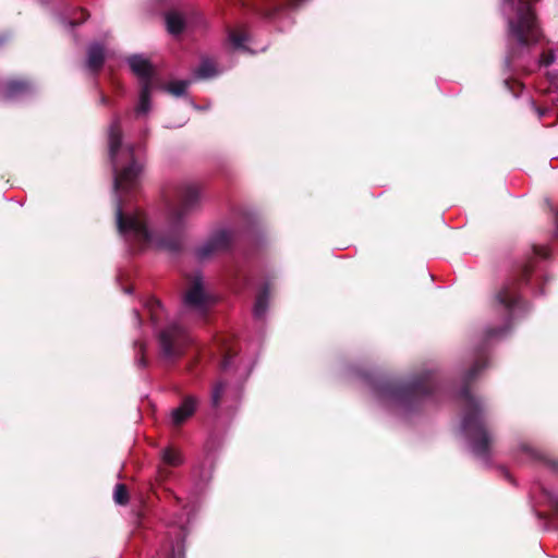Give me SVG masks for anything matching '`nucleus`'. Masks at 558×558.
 <instances>
[{
    "mask_svg": "<svg viewBox=\"0 0 558 558\" xmlns=\"http://www.w3.org/2000/svg\"><path fill=\"white\" fill-rule=\"evenodd\" d=\"M109 156L113 169L116 193V223L119 234L134 250L157 247L175 251L180 247V233L187 218L202 204V189L194 181H182L165 196L169 235L151 232L143 211L133 208L128 199L140 185L144 162L140 149L122 143L121 121L116 118L108 130Z\"/></svg>",
    "mask_w": 558,
    "mask_h": 558,
    "instance_id": "1",
    "label": "nucleus"
},
{
    "mask_svg": "<svg viewBox=\"0 0 558 558\" xmlns=\"http://www.w3.org/2000/svg\"><path fill=\"white\" fill-rule=\"evenodd\" d=\"M459 398L463 407L460 433L474 456L487 461L492 436L485 424V407L481 399L470 392L469 388H463Z\"/></svg>",
    "mask_w": 558,
    "mask_h": 558,
    "instance_id": "2",
    "label": "nucleus"
},
{
    "mask_svg": "<svg viewBox=\"0 0 558 558\" xmlns=\"http://www.w3.org/2000/svg\"><path fill=\"white\" fill-rule=\"evenodd\" d=\"M502 12L507 15L508 35L520 46L535 44L541 31L533 9L527 0H502Z\"/></svg>",
    "mask_w": 558,
    "mask_h": 558,
    "instance_id": "3",
    "label": "nucleus"
},
{
    "mask_svg": "<svg viewBox=\"0 0 558 558\" xmlns=\"http://www.w3.org/2000/svg\"><path fill=\"white\" fill-rule=\"evenodd\" d=\"M436 388L434 375L424 373L409 383L388 384L379 388L378 398L388 404L408 408L417 400L432 395Z\"/></svg>",
    "mask_w": 558,
    "mask_h": 558,
    "instance_id": "4",
    "label": "nucleus"
},
{
    "mask_svg": "<svg viewBox=\"0 0 558 558\" xmlns=\"http://www.w3.org/2000/svg\"><path fill=\"white\" fill-rule=\"evenodd\" d=\"M519 281L507 282L494 296L493 307L501 316L502 325L498 328L487 329V337L494 338L505 335L511 326L512 320L520 312L518 296Z\"/></svg>",
    "mask_w": 558,
    "mask_h": 558,
    "instance_id": "5",
    "label": "nucleus"
},
{
    "mask_svg": "<svg viewBox=\"0 0 558 558\" xmlns=\"http://www.w3.org/2000/svg\"><path fill=\"white\" fill-rule=\"evenodd\" d=\"M132 72L138 77L141 84L138 102L135 107L137 117L146 116L151 108L150 97L154 87L155 69L143 54H133L128 59Z\"/></svg>",
    "mask_w": 558,
    "mask_h": 558,
    "instance_id": "6",
    "label": "nucleus"
},
{
    "mask_svg": "<svg viewBox=\"0 0 558 558\" xmlns=\"http://www.w3.org/2000/svg\"><path fill=\"white\" fill-rule=\"evenodd\" d=\"M158 342L161 357L172 362L183 354L191 342V338L178 324H169L159 332Z\"/></svg>",
    "mask_w": 558,
    "mask_h": 558,
    "instance_id": "7",
    "label": "nucleus"
},
{
    "mask_svg": "<svg viewBox=\"0 0 558 558\" xmlns=\"http://www.w3.org/2000/svg\"><path fill=\"white\" fill-rule=\"evenodd\" d=\"M214 302L215 299L208 291L203 277L199 274L194 275L183 296L185 310L203 317Z\"/></svg>",
    "mask_w": 558,
    "mask_h": 558,
    "instance_id": "8",
    "label": "nucleus"
},
{
    "mask_svg": "<svg viewBox=\"0 0 558 558\" xmlns=\"http://www.w3.org/2000/svg\"><path fill=\"white\" fill-rule=\"evenodd\" d=\"M234 240V233L229 228H218L210 233L208 239L195 250L199 260L207 259L213 255L229 248Z\"/></svg>",
    "mask_w": 558,
    "mask_h": 558,
    "instance_id": "9",
    "label": "nucleus"
},
{
    "mask_svg": "<svg viewBox=\"0 0 558 558\" xmlns=\"http://www.w3.org/2000/svg\"><path fill=\"white\" fill-rule=\"evenodd\" d=\"M186 527L183 523L182 517L173 522L170 537V557L169 558H184V538L186 536Z\"/></svg>",
    "mask_w": 558,
    "mask_h": 558,
    "instance_id": "10",
    "label": "nucleus"
},
{
    "mask_svg": "<svg viewBox=\"0 0 558 558\" xmlns=\"http://www.w3.org/2000/svg\"><path fill=\"white\" fill-rule=\"evenodd\" d=\"M198 405V399L194 396H187L182 403L173 409L170 414V421L173 425L179 426L191 417Z\"/></svg>",
    "mask_w": 558,
    "mask_h": 558,
    "instance_id": "11",
    "label": "nucleus"
},
{
    "mask_svg": "<svg viewBox=\"0 0 558 558\" xmlns=\"http://www.w3.org/2000/svg\"><path fill=\"white\" fill-rule=\"evenodd\" d=\"M32 86L24 81H9L1 90V98L4 100H14L27 95Z\"/></svg>",
    "mask_w": 558,
    "mask_h": 558,
    "instance_id": "12",
    "label": "nucleus"
},
{
    "mask_svg": "<svg viewBox=\"0 0 558 558\" xmlns=\"http://www.w3.org/2000/svg\"><path fill=\"white\" fill-rule=\"evenodd\" d=\"M105 60V49L99 44H92L87 50V61L86 66L89 71L96 72L98 71L104 63Z\"/></svg>",
    "mask_w": 558,
    "mask_h": 558,
    "instance_id": "13",
    "label": "nucleus"
},
{
    "mask_svg": "<svg viewBox=\"0 0 558 558\" xmlns=\"http://www.w3.org/2000/svg\"><path fill=\"white\" fill-rule=\"evenodd\" d=\"M268 300H269V292H268V289L265 288L257 295L255 304H254L253 314H254L255 318L262 319L265 316L267 308H268Z\"/></svg>",
    "mask_w": 558,
    "mask_h": 558,
    "instance_id": "14",
    "label": "nucleus"
},
{
    "mask_svg": "<svg viewBox=\"0 0 558 558\" xmlns=\"http://www.w3.org/2000/svg\"><path fill=\"white\" fill-rule=\"evenodd\" d=\"M166 24L168 32L173 35H177L183 31L185 21L181 14L177 12H171L168 13L166 16Z\"/></svg>",
    "mask_w": 558,
    "mask_h": 558,
    "instance_id": "15",
    "label": "nucleus"
},
{
    "mask_svg": "<svg viewBox=\"0 0 558 558\" xmlns=\"http://www.w3.org/2000/svg\"><path fill=\"white\" fill-rule=\"evenodd\" d=\"M145 306H146L147 311L149 312L151 323L155 326H157L158 323L163 317V307H162V305L160 304V302L157 299L150 298V299H148L146 301Z\"/></svg>",
    "mask_w": 558,
    "mask_h": 558,
    "instance_id": "16",
    "label": "nucleus"
},
{
    "mask_svg": "<svg viewBox=\"0 0 558 558\" xmlns=\"http://www.w3.org/2000/svg\"><path fill=\"white\" fill-rule=\"evenodd\" d=\"M219 73L217 70L215 63L209 60L205 59L201 62L199 66L195 71V76L197 78H210L216 76Z\"/></svg>",
    "mask_w": 558,
    "mask_h": 558,
    "instance_id": "17",
    "label": "nucleus"
},
{
    "mask_svg": "<svg viewBox=\"0 0 558 558\" xmlns=\"http://www.w3.org/2000/svg\"><path fill=\"white\" fill-rule=\"evenodd\" d=\"M162 462L170 466H178L182 463L183 459L180 451L173 448H165L161 452Z\"/></svg>",
    "mask_w": 558,
    "mask_h": 558,
    "instance_id": "18",
    "label": "nucleus"
},
{
    "mask_svg": "<svg viewBox=\"0 0 558 558\" xmlns=\"http://www.w3.org/2000/svg\"><path fill=\"white\" fill-rule=\"evenodd\" d=\"M305 1L306 0H284L283 2L280 3L276 2L272 7V10L267 11L265 14L267 16H272L284 9H298Z\"/></svg>",
    "mask_w": 558,
    "mask_h": 558,
    "instance_id": "19",
    "label": "nucleus"
},
{
    "mask_svg": "<svg viewBox=\"0 0 558 558\" xmlns=\"http://www.w3.org/2000/svg\"><path fill=\"white\" fill-rule=\"evenodd\" d=\"M229 39L234 48L247 50V48L244 46V43L248 40V37L245 33L231 32L229 34Z\"/></svg>",
    "mask_w": 558,
    "mask_h": 558,
    "instance_id": "20",
    "label": "nucleus"
},
{
    "mask_svg": "<svg viewBox=\"0 0 558 558\" xmlns=\"http://www.w3.org/2000/svg\"><path fill=\"white\" fill-rule=\"evenodd\" d=\"M189 84V81H177L170 83L166 89L174 96H182L184 95Z\"/></svg>",
    "mask_w": 558,
    "mask_h": 558,
    "instance_id": "21",
    "label": "nucleus"
},
{
    "mask_svg": "<svg viewBox=\"0 0 558 558\" xmlns=\"http://www.w3.org/2000/svg\"><path fill=\"white\" fill-rule=\"evenodd\" d=\"M227 384L223 381H219L213 389L211 393V404L214 407H218L220 403V400L226 391Z\"/></svg>",
    "mask_w": 558,
    "mask_h": 558,
    "instance_id": "22",
    "label": "nucleus"
},
{
    "mask_svg": "<svg viewBox=\"0 0 558 558\" xmlns=\"http://www.w3.org/2000/svg\"><path fill=\"white\" fill-rule=\"evenodd\" d=\"M113 499L119 505H125L129 500L126 487L123 484H118L114 488Z\"/></svg>",
    "mask_w": 558,
    "mask_h": 558,
    "instance_id": "23",
    "label": "nucleus"
},
{
    "mask_svg": "<svg viewBox=\"0 0 558 558\" xmlns=\"http://www.w3.org/2000/svg\"><path fill=\"white\" fill-rule=\"evenodd\" d=\"M486 366V362L482 359L476 361L475 364L471 367V369L468 372L465 380H472L475 378V376Z\"/></svg>",
    "mask_w": 558,
    "mask_h": 558,
    "instance_id": "24",
    "label": "nucleus"
},
{
    "mask_svg": "<svg viewBox=\"0 0 558 558\" xmlns=\"http://www.w3.org/2000/svg\"><path fill=\"white\" fill-rule=\"evenodd\" d=\"M233 360H234V356H233L231 349L226 348L223 361L221 363L222 371H228L233 365Z\"/></svg>",
    "mask_w": 558,
    "mask_h": 558,
    "instance_id": "25",
    "label": "nucleus"
},
{
    "mask_svg": "<svg viewBox=\"0 0 558 558\" xmlns=\"http://www.w3.org/2000/svg\"><path fill=\"white\" fill-rule=\"evenodd\" d=\"M553 61H554V57L551 54H549V56L543 54L539 60L541 64L544 66H548L550 63H553Z\"/></svg>",
    "mask_w": 558,
    "mask_h": 558,
    "instance_id": "26",
    "label": "nucleus"
},
{
    "mask_svg": "<svg viewBox=\"0 0 558 558\" xmlns=\"http://www.w3.org/2000/svg\"><path fill=\"white\" fill-rule=\"evenodd\" d=\"M133 319H134V324L136 325V327H141L142 325V318L140 317V314L138 312H134L133 313Z\"/></svg>",
    "mask_w": 558,
    "mask_h": 558,
    "instance_id": "27",
    "label": "nucleus"
},
{
    "mask_svg": "<svg viewBox=\"0 0 558 558\" xmlns=\"http://www.w3.org/2000/svg\"><path fill=\"white\" fill-rule=\"evenodd\" d=\"M137 364L143 367L146 366V360L144 359V356L137 359Z\"/></svg>",
    "mask_w": 558,
    "mask_h": 558,
    "instance_id": "28",
    "label": "nucleus"
},
{
    "mask_svg": "<svg viewBox=\"0 0 558 558\" xmlns=\"http://www.w3.org/2000/svg\"><path fill=\"white\" fill-rule=\"evenodd\" d=\"M69 27H73L74 25L78 24L80 22H75V21H63Z\"/></svg>",
    "mask_w": 558,
    "mask_h": 558,
    "instance_id": "29",
    "label": "nucleus"
},
{
    "mask_svg": "<svg viewBox=\"0 0 558 558\" xmlns=\"http://www.w3.org/2000/svg\"><path fill=\"white\" fill-rule=\"evenodd\" d=\"M135 347H137V348H138V351H140L141 353H143V352H144V343H142V342H135Z\"/></svg>",
    "mask_w": 558,
    "mask_h": 558,
    "instance_id": "30",
    "label": "nucleus"
},
{
    "mask_svg": "<svg viewBox=\"0 0 558 558\" xmlns=\"http://www.w3.org/2000/svg\"><path fill=\"white\" fill-rule=\"evenodd\" d=\"M159 476L160 477H166L167 476V473H166V471L162 468L159 469Z\"/></svg>",
    "mask_w": 558,
    "mask_h": 558,
    "instance_id": "31",
    "label": "nucleus"
},
{
    "mask_svg": "<svg viewBox=\"0 0 558 558\" xmlns=\"http://www.w3.org/2000/svg\"><path fill=\"white\" fill-rule=\"evenodd\" d=\"M80 13H81V15L83 16V20H84V19H86V14H85V12H84V11H81Z\"/></svg>",
    "mask_w": 558,
    "mask_h": 558,
    "instance_id": "32",
    "label": "nucleus"
},
{
    "mask_svg": "<svg viewBox=\"0 0 558 558\" xmlns=\"http://www.w3.org/2000/svg\"><path fill=\"white\" fill-rule=\"evenodd\" d=\"M101 101H102V102H106V97H104V96H102V97H101Z\"/></svg>",
    "mask_w": 558,
    "mask_h": 558,
    "instance_id": "33",
    "label": "nucleus"
},
{
    "mask_svg": "<svg viewBox=\"0 0 558 558\" xmlns=\"http://www.w3.org/2000/svg\"><path fill=\"white\" fill-rule=\"evenodd\" d=\"M557 507H558V500H557Z\"/></svg>",
    "mask_w": 558,
    "mask_h": 558,
    "instance_id": "34",
    "label": "nucleus"
}]
</instances>
